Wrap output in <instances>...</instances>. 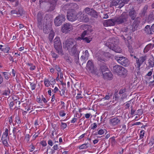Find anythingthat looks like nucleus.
<instances>
[{"mask_svg":"<svg viewBox=\"0 0 154 154\" xmlns=\"http://www.w3.org/2000/svg\"><path fill=\"white\" fill-rule=\"evenodd\" d=\"M63 43V48L68 50H71L73 54L76 52L78 45L74 39L71 38L68 39Z\"/></svg>","mask_w":154,"mask_h":154,"instance_id":"f257e3e1","label":"nucleus"},{"mask_svg":"<svg viewBox=\"0 0 154 154\" xmlns=\"http://www.w3.org/2000/svg\"><path fill=\"white\" fill-rule=\"evenodd\" d=\"M119 42V40L114 38H109L105 44L106 45L109 49L114 51L116 52L121 53L122 49L117 45Z\"/></svg>","mask_w":154,"mask_h":154,"instance_id":"f03ea898","label":"nucleus"},{"mask_svg":"<svg viewBox=\"0 0 154 154\" xmlns=\"http://www.w3.org/2000/svg\"><path fill=\"white\" fill-rule=\"evenodd\" d=\"M137 13L133 7L130 8L128 12V15L130 18V21L134 20L133 24L138 26L140 23V18L137 17Z\"/></svg>","mask_w":154,"mask_h":154,"instance_id":"7ed1b4c3","label":"nucleus"},{"mask_svg":"<svg viewBox=\"0 0 154 154\" xmlns=\"http://www.w3.org/2000/svg\"><path fill=\"white\" fill-rule=\"evenodd\" d=\"M54 47L57 53L61 56L64 54L61 43L59 37H56L54 40Z\"/></svg>","mask_w":154,"mask_h":154,"instance_id":"20e7f679","label":"nucleus"},{"mask_svg":"<svg viewBox=\"0 0 154 154\" xmlns=\"http://www.w3.org/2000/svg\"><path fill=\"white\" fill-rule=\"evenodd\" d=\"M128 18V15L125 12H123L120 16L115 18V21L118 24L125 23L127 22Z\"/></svg>","mask_w":154,"mask_h":154,"instance_id":"39448f33","label":"nucleus"},{"mask_svg":"<svg viewBox=\"0 0 154 154\" xmlns=\"http://www.w3.org/2000/svg\"><path fill=\"white\" fill-rule=\"evenodd\" d=\"M65 15L60 14L55 18L54 20V23L56 26H60L66 20Z\"/></svg>","mask_w":154,"mask_h":154,"instance_id":"423d86ee","label":"nucleus"},{"mask_svg":"<svg viewBox=\"0 0 154 154\" xmlns=\"http://www.w3.org/2000/svg\"><path fill=\"white\" fill-rule=\"evenodd\" d=\"M115 58L118 63L122 66H127L129 65L130 62L129 60L125 57L115 56Z\"/></svg>","mask_w":154,"mask_h":154,"instance_id":"0eeeda50","label":"nucleus"},{"mask_svg":"<svg viewBox=\"0 0 154 154\" xmlns=\"http://www.w3.org/2000/svg\"><path fill=\"white\" fill-rule=\"evenodd\" d=\"M73 29L72 26L69 23L64 24L61 28V31L65 34L69 33Z\"/></svg>","mask_w":154,"mask_h":154,"instance_id":"6e6552de","label":"nucleus"},{"mask_svg":"<svg viewBox=\"0 0 154 154\" xmlns=\"http://www.w3.org/2000/svg\"><path fill=\"white\" fill-rule=\"evenodd\" d=\"M138 26L133 23L132 25H129L126 27L123 28L122 31L123 32L132 33L137 30Z\"/></svg>","mask_w":154,"mask_h":154,"instance_id":"1a4fd4ad","label":"nucleus"},{"mask_svg":"<svg viewBox=\"0 0 154 154\" xmlns=\"http://www.w3.org/2000/svg\"><path fill=\"white\" fill-rule=\"evenodd\" d=\"M67 18L69 21L73 22L76 20L78 17L75 11H70L67 13Z\"/></svg>","mask_w":154,"mask_h":154,"instance_id":"9d476101","label":"nucleus"},{"mask_svg":"<svg viewBox=\"0 0 154 154\" xmlns=\"http://www.w3.org/2000/svg\"><path fill=\"white\" fill-rule=\"evenodd\" d=\"M43 17L42 14L39 12L37 15V20L38 27L39 29H42L43 25Z\"/></svg>","mask_w":154,"mask_h":154,"instance_id":"9b49d317","label":"nucleus"},{"mask_svg":"<svg viewBox=\"0 0 154 154\" xmlns=\"http://www.w3.org/2000/svg\"><path fill=\"white\" fill-rule=\"evenodd\" d=\"M87 31L85 30L82 32V40L87 43H89L92 40V38L91 36H86L87 35Z\"/></svg>","mask_w":154,"mask_h":154,"instance_id":"f8f14e48","label":"nucleus"},{"mask_svg":"<svg viewBox=\"0 0 154 154\" xmlns=\"http://www.w3.org/2000/svg\"><path fill=\"white\" fill-rule=\"evenodd\" d=\"M115 20V19L106 20L103 22V25L105 26H113L116 23Z\"/></svg>","mask_w":154,"mask_h":154,"instance_id":"ddd939ff","label":"nucleus"},{"mask_svg":"<svg viewBox=\"0 0 154 154\" xmlns=\"http://www.w3.org/2000/svg\"><path fill=\"white\" fill-rule=\"evenodd\" d=\"M110 124L113 126H116L119 124L120 122V119L117 117H116L110 119L109 120Z\"/></svg>","mask_w":154,"mask_h":154,"instance_id":"4468645a","label":"nucleus"},{"mask_svg":"<svg viewBox=\"0 0 154 154\" xmlns=\"http://www.w3.org/2000/svg\"><path fill=\"white\" fill-rule=\"evenodd\" d=\"M86 68L90 72H94V65L92 60H89L87 62Z\"/></svg>","mask_w":154,"mask_h":154,"instance_id":"2eb2a0df","label":"nucleus"},{"mask_svg":"<svg viewBox=\"0 0 154 154\" xmlns=\"http://www.w3.org/2000/svg\"><path fill=\"white\" fill-rule=\"evenodd\" d=\"M146 56H144L140 57V59L138 58H137L136 61L137 67L139 68L141 65L146 60Z\"/></svg>","mask_w":154,"mask_h":154,"instance_id":"dca6fc26","label":"nucleus"},{"mask_svg":"<svg viewBox=\"0 0 154 154\" xmlns=\"http://www.w3.org/2000/svg\"><path fill=\"white\" fill-rule=\"evenodd\" d=\"M99 68L103 74L104 73V72L108 71V69L104 63H99Z\"/></svg>","mask_w":154,"mask_h":154,"instance_id":"f3484780","label":"nucleus"},{"mask_svg":"<svg viewBox=\"0 0 154 154\" xmlns=\"http://www.w3.org/2000/svg\"><path fill=\"white\" fill-rule=\"evenodd\" d=\"M89 53L87 50L85 52H83V55L81 57V60L82 61L83 63L85 62V60H88L89 57Z\"/></svg>","mask_w":154,"mask_h":154,"instance_id":"a211bd4d","label":"nucleus"},{"mask_svg":"<svg viewBox=\"0 0 154 154\" xmlns=\"http://www.w3.org/2000/svg\"><path fill=\"white\" fill-rule=\"evenodd\" d=\"M52 1L53 2L48 4V6L49 7L48 11H53L55 9L56 5V1L55 0H52Z\"/></svg>","mask_w":154,"mask_h":154,"instance_id":"6ab92c4d","label":"nucleus"},{"mask_svg":"<svg viewBox=\"0 0 154 154\" xmlns=\"http://www.w3.org/2000/svg\"><path fill=\"white\" fill-rule=\"evenodd\" d=\"M148 9L147 5H145L143 8L141 10L139 14L140 17L142 18L146 15Z\"/></svg>","mask_w":154,"mask_h":154,"instance_id":"aec40b11","label":"nucleus"},{"mask_svg":"<svg viewBox=\"0 0 154 154\" xmlns=\"http://www.w3.org/2000/svg\"><path fill=\"white\" fill-rule=\"evenodd\" d=\"M79 20L80 21L87 22L89 21V18L88 16L85 14H81L79 17Z\"/></svg>","mask_w":154,"mask_h":154,"instance_id":"412c9836","label":"nucleus"},{"mask_svg":"<svg viewBox=\"0 0 154 154\" xmlns=\"http://www.w3.org/2000/svg\"><path fill=\"white\" fill-rule=\"evenodd\" d=\"M122 66L118 65L114 66L113 67V72L118 75L121 70L122 69Z\"/></svg>","mask_w":154,"mask_h":154,"instance_id":"4be33fe9","label":"nucleus"},{"mask_svg":"<svg viewBox=\"0 0 154 154\" xmlns=\"http://www.w3.org/2000/svg\"><path fill=\"white\" fill-rule=\"evenodd\" d=\"M108 72H105L103 75V77L104 79L108 80H110L112 78V73L109 71H107Z\"/></svg>","mask_w":154,"mask_h":154,"instance_id":"5701e85b","label":"nucleus"},{"mask_svg":"<svg viewBox=\"0 0 154 154\" xmlns=\"http://www.w3.org/2000/svg\"><path fill=\"white\" fill-rule=\"evenodd\" d=\"M122 69L121 70L118 75L125 77L127 75V70L123 67H122Z\"/></svg>","mask_w":154,"mask_h":154,"instance_id":"b1692460","label":"nucleus"},{"mask_svg":"<svg viewBox=\"0 0 154 154\" xmlns=\"http://www.w3.org/2000/svg\"><path fill=\"white\" fill-rule=\"evenodd\" d=\"M91 73L95 74L98 77L103 75V74L99 68L98 69H94V72H92Z\"/></svg>","mask_w":154,"mask_h":154,"instance_id":"393cba45","label":"nucleus"},{"mask_svg":"<svg viewBox=\"0 0 154 154\" xmlns=\"http://www.w3.org/2000/svg\"><path fill=\"white\" fill-rule=\"evenodd\" d=\"M43 31L44 32L45 34L48 33L50 31L52 32L51 27L48 25H45V27L43 28Z\"/></svg>","mask_w":154,"mask_h":154,"instance_id":"a878e982","label":"nucleus"},{"mask_svg":"<svg viewBox=\"0 0 154 154\" xmlns=\"http://www.w3.org/2000/svg\"><path fill=\"white\" fill-rule=\"evenodd\" d=\"M154 20V13L153 12H150L147 21L148 22H150Z\"/></svg>","mask_w":154,"mask_h":154,"instance_id":"bb28decb","label":"nucleus"},{"mask_svg":"<svg viewBox=\"0 0 154 154\" xmlns=\"http://www.w3.org/2000/svg\"><path fill=\"white\" fill-rule=\"evenodd\" d=\"M92 17L97 18L98 17L97 12L94 10L91 9V12H90L89 15Z\"/></svg>","mask_w":154,"mask_h":154,"instance_id":"cd10ccee","label":"nucleus"},{"mask_svg":"<svg viewBox=\"0 0 154 154\" xmlns=\"http://www.w3.org/2000/svg\"><path fill=\"white\" fill-rule=\"evenodd\" d=\"M144 30L146 32L147 34H152V32L151 30V27H150V26L148 25L146 26H145Z\"/></svg>","mask_w":154,"mask_h":154,"instance_id":"c85d7f7f","label":"nucleus"},{"mask_svg":"<svg viewBox=\"0 0 154 154\" xmlns=\"http://www.w3.org/2000/svg\"><path fill=\"white\" fill-rule=\"evenodd\" d=\"M90 145L88 143L82 144L79 146L80 149H84L87 148Z\"/></svg>","mask_w":154,"mask_h":154,"instance_id":"c756f323","label":"nucleus"},{"mask_svg":"<svg viewBox=\"0 0 154 154\" xmlns=\"http://www.w3.org/2000/svg\"><path fill=\"white\" fill-rule=\"evenodd\" d=\"M73 55H74V60L76 64H78L79 63V54L78 53V52L76 51V52L74 54H72Z\"/></svg>","mask_w":154,"mask_h":154,"instance_id":"7c9ffc66","label":"nucleus"},{"mask_svg":"<svg viewBox=\"0 0 154 154\" xmlns=\"http://www.w3.org/2000/svg\"><path fill=\"white\" fill-rule=\"evenodd\" d=\"M154 45V44L152 45L151 44H149L148 45L145 47L144 50V52L145 53L149 51V49L151 48L152 46V47H153Z\"/></svg>","mask_w":154,"mask_h":154,"instance_id":"2f4dec72","label":"nucleus"},{"mask_svg":"<svg viewBox=\"0 0 154 154\" xmlns=\"http://www.w3.org/2000/svg\"><path fill=\"white\" fill-rule=\"evenodd\" d=\"M1 140L2 141L3 145L5 146L8 147L9 145L7 142V138H2Z\"/></svg>","mask_w":154,"mask_h":154,"instance_id":"473e14b6","label":"nucleus"},{"mask_svg":"<svg viewBox=\"0 0 154 154\" xmlns=\"http://www.w3.org/2000/svg\"><path fill=\"white\" fill-rule=\"evenodd\" d=\"M70 6V7L73 9H77L79 8L78 5L75 3H69L68 5Z\"/></svg>","mask_w":154,"mask_h":154,"instance_id":"72a5a7b5","label":"nucleus"},{"mask_svg":"<svg viewBox=\"0 0 154 154\" xmlns=\"http://www.w3.org/2000/svg\"><path fill=\"white\" fill-rule=\"evenodd\" d=\"M120 2L119 0H112L111 5L114 6H116L118 5Z\"/></svg>","mask_w":154,"mask_h":154,"instance_id":"f704fd0d","label":"nucleus"},{"mask_svg":"<svg viewBox=\"0 0 154 154\" xmlns=\"http://www.w3.org/2000/svg\"><path fill=\"white\" fill-rule=\"evenodd\" d=\"M53 32H51L49 34V35L48 39L50 42H52L54 36V34Z\"/></svg>","mask_w":154,"mask_h":154,"instance_id":"c9c22d12","label":"nucleus"},{"mask_svg":"<svg viewBox=\"0 0 154 154\" xmlns=\"http://www.w3.org/2000/svg\"><path fill=\"white\" fill-rule=\"evenodd\" d=\"M64 59L69 63H71L72 62L71 58L69 56L65 55L64 57Z\"/></svg>","mask_w":154,"mask_h":154,"instance_id":"e433bc0d","label":"nucleus"},{"mask_svg":"<svg viewBox=\"0 0 154 154\" xmlns=\"http://www.w3.org/2000/svg\"><path fill=\"white\" fill-rule=\"evenodd\" d=\"M23 8L20 7L17 9V13L18 14H20V15H22L24 13Z\"/></svg>","mask_w":154,"mask_h":154,"instance_id":"4c0bfd02","label":"nucleus"},{"mask_svg":"<svg viewBox=\"0 0 154 154\" xmlns=\"http://www.w3.org/2000/svg\"><path fill=\"white\" fill-rule=\"evenodd\" d=\"M91 9L89 8H85L84 10V12H85L88 15H89L90 12H91Z\"/></svg>","mask_w":154,"mask_h":154,"instance_id":"58836bf2","label":"nucleus"},{"mask_svg":"<svg viewBox=\"0 0 154 154\" xmlns=\"http://www.w3.org/2000/svg\"><path fill=\"white\" fill-rule=\"evenodd\" d=\"M2 49V51H3L5 53H8L9 51L10 48L8 46H6L5 48H3Z\"/></svg>","mask_w":154,"mask_h":154,"instance_id":"ea45409f","label":"nucleus"},{"mask_svg":"<svg viewBox=\"0 0 154 154\" xmlns=\"http://www.w3.org/2000/svg\"><path fill=\"white\" fill-rule=\"evenodd\" d=\"M51 54L52 57L55 59L58 57V55L53 51L51 52Z\"/></svg>","mask_w":154,"mask_h":154,"instance_id":"a19ab883","label":"nucleus"},{"mask_svg":"<svg viewBox=\"0 0 154 154\" xmlns=\"http://www.w3.org/2000/svg\"><path fill=\"white\" fill-rule=\"evenodd\" d=\"M112 95V93H109L107 95H106L104 98L105 100H109L110 98H111Z\"/></svg>","mask_w":154,"mask_h":154,"instance_id":"79ce46f5","label":"nucleus"},{"mask_svg":"<svg viewBox=\"0 0 154 154\" xmlns=\"http://www.w3.org/2000/svg\"><path fill=\"white\" fill-rule=\"evenodd\" d=\"M148 63L149 64L148 66L149 67H152L154 66V62L153 61L149 60Z\"/></svg>","mask_w":154,"mask_h":154,"instance_id":"37998d69","label":"nucleus"},{"mask_svg":"<svg viewBox=\"0 0 154 154\" xmlns=\"http://www.w3.org/2000/svg\"><path fill=\"white\" fill-rule=\"evenodd\" d=\"M97 59L98 61V64H99V63H100V62L104 63V62L105 61V59L100 57H98L97 58Z\"/></svg>","mask_w":154,"mask_h":154,"instance_id":"c03bdc74","label":"nucleus"},{"mask_svg":"<svg viewBox=\"0 0 154 154\" xmlns=\"http://www.w3.org/2000/svg\"><path fill=\"white\" fill-rule=\"evenodd\" d=\"M154 143V137H152L150 140V142L149 143V144L151 146L153 145Z\"/></svg>","mask_w":154,"mask_h":154,"instance_id":"a18cd8bd","label":"nucleus"},{"mask_svg":"<svg viewBox=\"0 0 154 154\" xmlns=\"http://www.w3.org/2000/svg\"><path fill=\"white\" fill-rule=\"evenodd\" d=\"M45 85L47 87H48L50 85V82L47 79H45L44 81Z\"/></svg>","mask_w":154,"mask_h":154,"instance_id":"49530a36","label":"nucleus"},{"mask_svg":"<svg viewBox=\"0 0 154 154\" xmlns=\"http://www.w3.org/2000/svg\"><path fill=\"white\" fill-rule=\"evenodd\" d=\"M14 122H15V124H16V123H17V124H19L20 123L21 121L20 120L19 117L17 116L16 117V120H15Z\"/></svg>","mask_w":154,"mask_h":154,"instance_id":"de8ad7c7","label":"nucleus"},{"mask_svg":"<svg viewBox=\"0 0 154 154\" xmlns=\"http://www.w3.org/2000/svg\"><path fill=\"white\" fill-rule=\"evenodd\" d=\"M2 73L3 74L5 78L6 79H8V72H2Z\"/></svg>","mask_w":154,"mask_h":154,"instance_id":"09e8293b","label":"nucleus"},{"mask_svg":"<svg viewBox=\"0 0 154 154\" xmlns=\"http://www.w3.org/2000/svg\"><path fill=\"white\" fill-rule=\"evenodd\" d=\"M10 90L8 89V90H5L4 91V92L3 93V94L4 95H9L10 93Z\"/></svg>","mask_w":154,"mask_h":154,"instance_id":"8fccbe9b","label":"nucleus"},{"mask_svg":"<svg viewBox=\"0 0 154 154\" xmlns=\"http://www.w3.org/2000/svg\"><path fill=\"white\" fill-rule=\"evenodd\" d=\"M60 95L61 96H64V94L65 93V91L64 88H63L60 91Z\"/></svg>","mask_w":154,"mask_h":154,"instance_id":"3c124183","label":"nucleus"},{"mask_svg":"<svg viewBox=\"0 0 154 154\" xmlns=\"http://www.w3.org/2000/svg\"><path fill=\"white\" fill-rule=\"evenodd\" d=\"M105 131H106V130H103L102 129H100L98 131V134L100 135H102L105 133Z\"/></svg>","mask_w":154,"mask_h":154,"instance_id":"603ef678","label":"nucleus"},{"mask_svg":"<svg viewBox=\"0 0 154 154\" xmlns=\"http://www.w3.org/2000/svg\"><path fill=\"white\" fill-rule=\"evenodd\" d=\"M29 83L30 84V85L31 86L32 90H33L35 89L36 87V84L30 82Z\"/></svg>","mask_w":154,"mask_h":154,"instance_id":"864d4df0","label":"nucleus"},{"mask_svg":"<svg viewBox=\"0 0 154 154\" xmlns=\"http://www.w3.org/2000/svg\"><path fill=\"white\" fill-rule=\"evenodd\" d=\"M67 125L66 123H61V128H62L63 129H64L65 128H66V127Z\"/></svg>","mask_w":154,"mask_h":154,"instance_id":"5fc2aeb1","label":"nucleus"},{"mask_svg":"<svg viewBox=\"0 0 154 154\" xmlns=\"http://www.w3.org/2000/svg\"><path fill=\"white\" fill-rule=\"evenodd\" d=\"M59 114L60 116L63 117L66 115V113L64 112L63 110H61L59 112Z\"/></svg>","mask_w":154,"mask_h":154,"instance_id":"6e6d98bb","label":"nucleus"},{"mask_svg":"<svg viewBox=\"0 0 154 154\" xmlns=\"http://www.w3.org/2000/svg\"><path fill=\"white\" fill-rule=\"evenodd\" d=\"M120 2L119 3V8H121L125 4L123 1H120Z\"/></svg>","mask_w":154,"mask_h":154,"instance_id":"4d7b16f0","label":"nucleus"},{"mask_svg":"<svg viewBox=\"0 0 154 154\" xmlns=\"http://www.w3.org/2000/svg\"><path fill=\"white\" fill-rule=\"evenodd\" d=\"M144 132L143 130H142L140 132V137L142 138L144 136Z\"/></svg>","mask_w":154,"mask_h":154,"instance_id":"13d9d810","label":"nucleus"},{"mask_svg":"<svg viewBox=\"0 0 154 154\" xmlns=\"http://www.w3.org/2000/svg\"><path fill=\"white\" fill-rule=\"evenodd\" d=\"M11 13L12 14H18L17 13V9L13 10L11 11Z\"/></svg>","mask_w":154,"mask_h":154,"instance_id":"bf43d9fd","label":"nucleus"},{"mask_svg":"<svg viewBox=\"0 0 154 154\" xmlns=\"http://www.w3.org/2000/svg\"><path fill=\"white\" fill-rule=\"evenodd\" d=\"M40 143L44 146H45L47 145V143L45 141L43 140L40 142Z\"/></svg>","mask_w":154,"mask_h":154,"instance_id":"052dcab7","label":"nucleus"},{"mask_svg":"<svg viewBox=\"0 0 154 154\" xmlns=\"http://www.w3.org/2000/svg\"><path fill=\"white\" fill-rule=\"evenodd\" d=\"M82 33L81 34V36H79L77 38H75V39L77 40H79L81 41V40H82Z\"/></svg>","mask_w":154,"mask_h":154,"instance_id":"680f3d73","label":"nucleus"},{"mask_svg":"<svg viewBox=\"0 0 154 154\" xmlns=\"http://www.w3.org/2000/svg\"><path fill=\"white\" fill-rule=\"evenodd\" d=\"M55 69L58 72H60V67L56 65L55 66Z\"/></svg>","mask_w":154,"mask_h":154,"instance_id":"e2e57ef3","label":"nucleus"},{"mask_svg":"<svg viewBox=\"0 0 154 154\" xmlns=\"http://www.w3.org/2000/svg\"><path fill=\"white\" fill-rule=\"evenodd\" d=\"M129 51L131 54H133L134 53V51L133 49L130 47H129Z\"/></svg>","mask_w":154,"mask_h":154,"instance_id":"0e129e2a","label":"nucleus"},{"mask_svg":"<svg viewBox=\"0 0 154 154\" xmlns=\"http://www.w3.org/2000/svg\"><path fill=\"white\" fill-rule=\"evenodd\" d=\"M8 134L7 133H5V132H4L2 138H7V137L8 136Z\"/></svg>","mask_w":154,"mask_h":154,"instance_id":"69168bd1","label":"nucleus"},{"mask_svg":"<svg viewBox=\"0 0 154 154\" xmlns=\"http://www.w3.org/2000/svg\"><path fill=\"white\" fill-rule=\"evenodd\" d=\"M114 97H115V100H117L118 99V95L116 93L114 94Z\"/></svg>","mask_w":154,"mask_h":154,"instance_id":"338daca9","label":"nucleus"},{"mask_svg":"<svg viewBox=\"0 0 154 154\" xmlns=\"http://www.w3.org/2000/svg\"><path fill=\"white\" fill-rule=\"evenodd\" d=\"M97 127V124L94 123L93 124V126L91 128V129L93 130H94Z\"/></svg>","mask_w":154,"mask_h":154,"instance_id":"774afa93","label":"nucleus"}]
</instances>
